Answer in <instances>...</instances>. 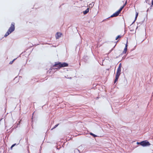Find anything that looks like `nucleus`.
Returning <instances> with one entry per match:
<instances>
[{
	"mask_svg": "<svg viewBox=\"0 0 153 153\" xmlns=\"http://www.w3.org/2000/svg\"><path fill=\"white\" fill-rule=\"evenodd\" d=\"M15 30V23L12 22L11 23L10 27L9 28L7 32L5 33L4 36L6 37L9 34L11 33L12 32Z\"/></svg>",
	"mask_w": 153,
	"mask_h": 153,
	"instance_id": "1",
	"label": "nucleus"
},
{
	"mask_svg": "<svg viewBox=\"0 0 153 153\" xmlns=\"http://www.w3.org/2000/svg\"><path fill=\"white\" fill-rule=\"evenodd\" d=\"M121 69L117 68L116 75L115 79L114 81V83H115L118 81L119 76L121 73Z\"/></svg>",
	"mask_w": 153,
	"mask_h": 153,
	"instance_id": "2",
	"label": "nucleus"
},
{
	"mask_svg": "<svg viewBox=\"0 0 153 153\" xmlns=\"http://www.w3.org/2000/svg\"><path fill=\"white\" fill-rule=\"evenodd\" d=\"M141 146H146L150 145V143L147 140L143 141L141 142Z\"/></svg>",
	"mask_w": 153,
	"mask_h": 153,
	"instance_id": "3",
	"label": "nucleus"
},
{
	"mask_svg": "<svg viewBox=\"0 0 153 153\" xmlns=\"http://www.w3.org/2000/svg\"><path fill=\"white\" fill-rule=\"evenodd\" d=\"M58 65H59V67L60 68L62 67H67L68 66V64L66 62H59Z\"/></svg>",
	"mask_w": 153,
	"mask_h": 153,
	"instance_id": "4",
	"label": "nucleus"
},
{
	"mask_svg": "<svg viewBox=\"0 0 153 153\" xmlns=\"http://www.w3.org/2000/svg\"><path fill=\"white\" fill-rule=\"evenodd\" d=\"M60 62H55L54 65H53V66L56 67L55 69H59L60 68V67H59V63Z\"/></svg>",
	"mask_w": 153,
	"mask_h": 153,
	"instance_id": "5",
	"label": "nucleus"
},
{
	"mask_svg": "<svg viewBox=\"0 0 153 153\" xmlns=\"http://www.w3.org/2000/svg\"><path fill=\"white\" fill-rule=\"evenodd\" d=\"M62 34L60 32H57L56 34V39H59L60 37H61Z\"/></svg>",
	"mask_w": 153,
	"mask_h": 153,
	"instance_id": "6",
	"label": "nucleus"
},
{
	"mask_svg": "<svg viewBox=\"0 0 153 153\" xmlns=\"http://www.w3.org/2000/svg\"><path fill=\"white\" fill-rule=\"evenodd\" d=\"M120 13L117 11L115 13H114L113 15L111 16V17H116Z\"/></svg>",
	"mask_w": 153,
	"mask_h": 153,
	"instance_id": "7",
	"label": "nucleus"
},
{
	"mask_svg": "<svg viewBox=\"0 0 153 153\" xmlns=\"http://www.w3.org/2000/svg\"><path fill=\"white\" fill-rule=\"evenodd\" d=\"M127 49V45L126 44V46H125V47L124 48V49L123 50V53L124 54H125L126 52Z\"/></svg>",
	"mask_w": 153,
	"mask_h": 153,
	"instance_id": "8",
	"label": "nucleus"
},
{
	"mask_svg": "<svg viewBox=\"0 0 153 153\" xmlns=\"http://www.w3.org/2000/svg\"><path fill=\"white\" fill-rule=\"evenodd\" d=\"M89 8H87L86 10L83 11V13L84 15L86 14L89 12Z\"/></svg>",
	"mask_w": 153,
	"mask_h": 153,
	"instance_id": "9",
	"label": "nucleus"
},
{
	"mask_svg": "<svg viewBox=\"0 0 153 153\" xmlns=\"http://www.w3.org/2000/svg\"><path fill=\"white\" fill-rule=\"evenodd\" d=\"M123 8H124L123 6L121 7L120 8L119 10H118L117 11L120 13Z\"/></svg>",
	"mask_w": 153,
	"mask_h": 153,
	"instance_id": "10",
	"label": "nucleus"
},
{
	"mask_svg": "<svg viewBox=\"0 0 153 153\" xmlns=\"http://www.w3.org/2000/svg\"><path fill=\"white\" fill-rule=\"evenodd\" d=\"M94 5V3L93 2L92 3L90 4H89V6L90 7H92Z\"/></svg>",
	"mask_w": 153,
	"mask_h": 153,
	"instance_id": "11",
	"label": "nucleus"
},
{
	"mask_svg": "<svg viewBox=\"0 0 153 153\" xmlns=\"http://www.w3.org/2000/svg\"><path fill=\"white\" fill-rule=\"evenodd\" d=\"M59 125V124H58L56 125H55L54 126V127L51 129V130H52L53 129L56 128Z\"/></svg>",
	"mask_w": 153,
	"mask_h": 153,
	"instance_id": "12",
	"label": "nucleus"
},
{
	"mask_svg": "<svg viewBox=\"0 0 153 153\" xmlns=\"http://www.w3.org/2000/svg\"><path fill=\"white\" fill-rule=\"evenodd\" d=\"M121 36L120 35L118 36L115 39L116 40H117L118 38H121Z\"/></svg>",
	"mask_w": 153,
	"mask_h": 153,
	"instance_id": "13",
	"label": "nucleus"
},
{
	"mask_svg": "<svg viewBox=\"0 0 153 153\" xmlns=\"http://www.w3.org/2000/svg\"><path fill=\"white\" fill-rule=\"evenodd\" d=\"M121 67H122V65H121V63H120L119 65V67L118 68H120V69H121Z\"/></svg>",
	"mask_w": 153,
	"mask_h": 153,
	"instance_id": "14",
	"label": "nucleus"
},
{
	"mask_svg": "<svg viewBox=\"0 0 153 153\" xmlns=\"http://www.w3.org/2000/svg\"><path fill=\"white\" fill-rule=\"evenodd\" d=\"M90 134H91V135H92L94 137H96V135L95 134H93L92 133H90Z\"/></svg>",
	"mask_w": 153,
	"mask_h": 153,
	"instance_id": "15",
	"label": "nucleus"
},
{
	"mask_svg": "<svg viewBox=\"0 0 153 153\" xmlns=\"http://www.w3.org/2000/svg\"><path fill=\"white\" fill-rule=\"evenodd\" d=\"M138 13L137 12H136V16H135V19H136L138 15Z\"/></svg>",
	"mask_w": 153,
	"mask_h": 153,
	"instance_id": "16",
	"label": "nucleus"
},
{
	"mask_svg": "<svg viewBox=\"0 0 153 153\" xmlns=\"http://www.w3.org/2000/svg\"><path fill=\"white\" fill-rule=\"evenodd\" d=\"M16 145V144H13V145H12V146H11V149H12V148H13L14 146Z\"/></svg>",
	"mask_w": 153,
	"mask_h": 153,
	"instance_id": "17",
	"label": "nucleus"
},
{
	"mask_svg": "<svg viewBox=\"0 0 153 153\" xmlns=\"http://www.w3.org/2000/svg\"><path fill=\"white\" fill-rule=\"evenodd\" d=\"M127 3V1H126L125 3L123 5V7H124L126 4Z\"/></svg>",
	"mask_w": 153,
	"mask_h": 153,
	"instance_id": "18",
	"label": "nucleus"
},
{
	"mask_svg": "<svg viewBox=\"0 0 153 153\" xmlns=\"http://www.w3.org/2000/svg\"><path fill=\"white\" fill-rule=\"evenodd\" d=\"M141 142H137V144H140L141 145Z\"/></svg>",
	"mask_w": 153,
	"mask_h": 153,
	"instance_id": "19",
	"label": "nucleus"
},
{
	"mask_svg": "<svg viewBox=\"0 0 153 153\" xmlns=\"http://www.w3.org/2000/svg\"><path fill=\"white\" fill-rule=\"evenodd\" d=\"M15 60V59H14L13 61L10 62V64H12L13 61Z\"/></svg>",
	"mask_w": 153,
	"mask_h": 153,
	"instance_id": "20",
	"label": "nucleus"
},
{
	"mask_svg": "<svg viewBox=\"0 0 153 153\" xmlns=\"http://www.w3.org/2000/svg\"><path fill=\"white\" fill-rule=\"evenodd\" d=\"M152 4L153 5V0H152Z\"/></svg>",
	"mask_w": 153,
	"mask_h": 153,
	"instance_id": "21",
	"label": "nucleus"
}]
</instances>
